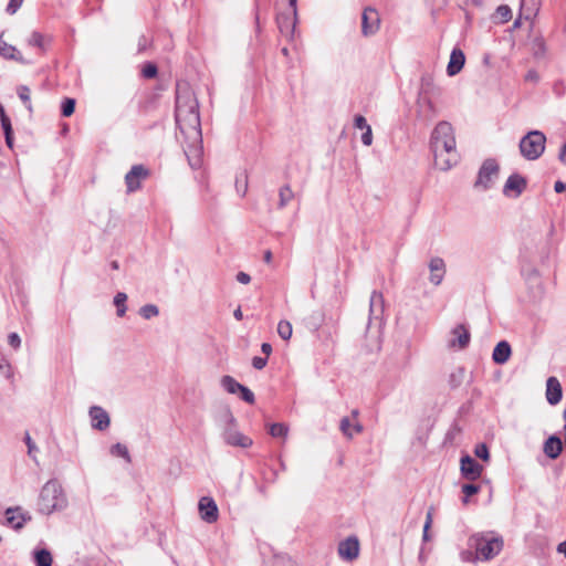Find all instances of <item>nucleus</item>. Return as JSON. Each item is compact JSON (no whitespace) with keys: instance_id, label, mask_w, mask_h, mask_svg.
Returning <instances> with one entry per match:
<instances>
[{"instance_id":"f257e3e1","label":"nucleus","mask_w":566,"mask_h":566,"mask_svg":"<svg viewBox=\"0 0 566 566\" xmlns=\"http://www.w3.org/2000/svg\"><path fill=\"white\" fill-rule=\"evenodd\" d=\"M175 118L185 139V154L189 165L192 168H199L202 161L199 105L193 93L188 87L177 86Z\"/></svg>"},{"instance_id":"f03ea898","label":"nucleus","mask_w":566,"mask_h":566,"mask_svg":"<svg viewBox=\"0 0 566 566\" xmlns=\"http://www.w3.org/2000/svg\"><path fill=\"white\" fill-rule=\"evenodd\" d=\"M469 546L474 548L481 562L495 558L504 547L503 537L494 532H479L469 537Z\"/></svg>"},{"instance_id":"7ed1b4c3","label":"nucleus","mask_w":566,"mask_h":566,"mask_svg":"<svg viewBox=\"0 0 566 566\" xmlns=\"http://www.w3.org/2000/svg\"><path fill=\"white\" fill-rule=\"evenodd\" d=\"M433 155L442 156V153H450L452 160L455 157L457 143L453 127L448 122H440L433 129L430 139Z\"/></svg>"},{"instance_id":"20e7f679","label":"nucleus","mask_w":566,"mask_h":566,"mask_svg":"<svg viewBox=\"0 0 566 566\" xmlns=\"http://www.w3.org/2000/svg\"><path fill=\"white\" fill-rule=\"evenodd\" d=\"M66 505V499L63 494V490L57 481H48L39 497V511L43 514H51L56 510H62Z\"/></svg>"},{"instance_id":"39448f33","label":"nucleus","mask_w":566,"mask_h":566,"mask_svg":"<svg viewBox=\"0 0 566 566\" xmlns=\"http://www.w3.org/2000/svg\"><path fill=\"white\" fill-rule=\"evenodd\" d=\"M546 145V136L541 130H531L520 140L521 155L527 160L538 159Z\"/></svg>"},{"instance_id":"423d86ee","label":"nucleus","mask_w":566,"mask_h":566,"mask_svg":"<svg viewBox=\"0 0 566 566\" xmlns=\"http://www.w3.org/2000/svg\"><path fill=\"white\" fill-rule=\"evenodd\" d=\"M222 438L228 446L243 449L251 447L253 443L251 438L239 431L237 421L231 413L227 415V423L222 431Z\"/></svg>"},{"instance_id":"0eeeda50","label":"nucleus","mask_w":566,"mask_h":566,"mask_svg":"<svg viewBox=\"0 0 566 566\" xmlns=\"http://www.w3.org/2000/svg\"><path fill=\"white\" fill-rule=\"evenodd\" d=\"M499 171L500 167L495 159L490 158L484 160L479 170L474 187L483 190L491 188L495 179L499 177Z\"/></svg>"},{"instance_id":"6e6552de","label":"nucleus","mask_w":566,"mask_h":566,"mask_svg":"<svg viewBox=\"0 0 566 566\" xmlns=\"http://www.w3.org/2000/svg\"><path fill=\"white\" fill-rule=\"evenodd\" d=\"M526 179L518 175L512 174L505 181L503 187V195L509 198H518L522 192L526 189Z\"/></svg>"},{"instance_id":"1a4fd4ad","label":"nucleus","mask_w":566,"mask_h":566,"mask_svg":"<svg viewBox=\"0 0 566 566\" xmlns=\"http://www.w3.org/2000/svg\"><path fill=\"white\" fill-rule=\"evenodd\" d=\"M199 514L206 523H214L219 517V510L216 501L210 496H202L198 503Z\"/></svg>"},{"instance_id":"9d476101","label":"nucleus","mask_w":566,"mask_h":566,"mask_svg":"<svg viewBox=\"0 0 566 566\" xmlns=\"http://www.w3.org/2000/svg\"><path fill=\"white\" fill-rule=\"evenodd\" d=\"M380 25L378 12L373 8H366L361 15V33L365 36L374 35Z\"/></svg>"},{"instance_id":"9b49d317","label":"nucleus","mask_w":566,"mask_h":566,"mask_svg":"<svg viewBox=\"0 0 566 566\" xmlns=\"http://www.w3.org/2000/svg\"><path fill=\"white\" fill-rule=\"evenodd\" d=\"M359 541L356 536H349L338 544V555L347 562L355 560L359 555Z\"/></svg>"},{"instance_id":"f8f14e48","label":"nucleus","mask_w":566,"mask_h":566,"mask_svg":"<svg viewBox=\"0 0 566 566\" xmlns=\"http://www.w3.org/2000/svg\"><path fill=\"white\" fill-rule=\"evenodd\" d=\"M149 171L143 165H135L125 176V184L128 192H134L140 188L142 180L146 179Z\"/></svg>"},{"instance_id":"ddd939ff","label":"nucleus","mask_w":566,"mask_h":566,"mask_svg":"<svg viewBox=\"0 0 566 566\" xmlns=\"http://www.w3.org/2000/svg\"><path fill=\"white\" fill-rule=\"evenodd\" d=\"M93 429L104 431L109 427L111 419L105 409L99 406H92L88 410Z\"/></svg>"},{"instance_id":"4468645a","label":"nucleus","mask_w":566,"mask_h":566,"mask_svg":"<svg viewBox=\"0 0 566 566\" xmlns=\"http://www.w3.org/2000/svg\"><path fill=\"white\" fill-rule=\"evenodd\" d=\"M460 464L461 473L468 480H476L483 472V467L470 455L462 457Z\"/></svg>"},{"instance_id":"2eb2a0df","label":"nucleus","mask_w":566,"mask_h":566,"mask_svg":"<svg viewBox=\"0 0 566 566\" xmlns=\"http://www.w3.org/2000/svg\"><path fill=\"white\" fill-rule=\"evenodd\" d=\"M276 22L281 34L287 39H293L297 15H293V13H280L276 18Z\"/></svg>"},{"instance_id":"dca6fc26","label":"nucleus","mask_w":566,"mask_h":566,"mask_svg":"<svg viewBox=\"0 0 566 566\" xmlns=\"http://www.w3.org/2000/svg\"><path fill=\"white\" fill-rule=\"evenodd\" d=\"M385 311V300L382 293L373 291L369 300V323L371 321H381Z\"/></svg>"},{"instance_id":"f3484780","label":"nucleus","mask_w":566,"mask_h":566,"mask_svg":"<svg viewBox=\"0 0 566 566\" xmlns=\"http://www.w3.org/2000/svg\"><path fill=\"white\" fill-rule=\"evenodd\" d=\"M6 518L14 530H20L23 525L31 520V515L28 512L22 511L21 507L8 509L6 511Z\"/></svg>"},{"instance_id":"a211bd4d","label":"nucleus","mask_w":566,"mask_h":566,"mask_svg":"<svg viewBox=\"0 0 566 566\" xmlns=\"http://www.w3.org/2000/svg\"><path fill=\"white\" fill-rule=\"evenodd\" d=\"M429 270H430V282L438 286L441 284L444 274H446V263L443 259L439 256H434L429 261Z\"/></svg>"},{"instance_id":"6ab92c4d","label":"nucleus","mask_w":566,"mask_h":566,"mask_svg":"<svg viewBox=\"0 0 566 566\" xmlns=\"http://www.w3.org/2000/svg\"><path fill=\"white\" fill-rule=\"evenodd\" d=\"M452 338L449 342L451 347L465 348L470 343V332L464 325H458L452 329Z\"/></svg>"},{"instance_id":"aec40b11","label":"nucleus","mask_w":566,"mask_h":566,"mask_svg":"<svg viewBox=\"0 0 566 566\" xmlns=\"http://www.w3.org/2000/svg\"><path fill=\"white\" fill-rule=\"evenodd\" d=\"M533 300H541L544 295V283L537 271H532L526 279Z\"/></svg>"},{"instance_id":"412c9836","label":"nucleus","mask_w":566,"mask_h":566,"mask_svg":"<svg viewBox=\"0 0 566 566\" xmlns=\"http://www.w3.org/2000/svg\"><path fill=\"white\" fill-rule=\"evenodd\" d=\"M464 62L465 56L462 50L459 48H454L450 54V61L447 66L448 75L454 76L455 74H458L462 70Z\"/></svg>"},{"instance_id":"4be33fe9","label":"nucleus","mask_w":566,"mask_h":566,"mask_svg":"<svg viewBox=\"0 0 566 566\" xmlns=\"http://www.w3.org/2000/svg\"><path fill=\"white\" fill-rule=\"evenodd\" d=\"M563 396L562 386L557 378L549 377L546 381V398L551 405H556Z\"/></svg>"},{"instance_id":"5701e85b","label":"nucleus","mask_w":566,"mask_h":566,"mask_svg":"<svg viewBox=\"0 0 566 566\" xmlns=\"http://www.w3.org/2000/svg\"><path fill=\"white\" fill-rule=\"evenodd\" d=\"M563 450V442L557 436H551L543 447L545 455L549 459H556L559 457Z\"/></svg>"},{"instance_id":"b1692460","label":"nucleus","mask_w":566,"mask_h":566,"mask_svg":"<svg viewBox=\"0 0 566 566\" xmlns=\"http://www.w3.org/2000/svg\"><path fill=\"white\" fill-rule=\"evenodd\" d=\"M511 346L506 340H501L496 344L492 353V359L496 364H505L511 356Z\"/></svg>"},{"instance_id":"393cba45","label":"nucleus","mask_w":566,"mask_h":566,"mask_svg":"<svg viewBox=\"0 0 566 566\" xmlns=\"http://www.w3.org/2000/svg\"><path fill=\"white\" fill-rule=\"evenodd\" d=\"M433 158H434V165L438 169H440L442 171H448L453 166H455L458 164L460 157H459L458 151H455V157L453 160H452L450 153H442V156H440V157L437 155H433Z\"/></svg>"},{"instance_id":"a878e982","label":"nucleus","mask_w":566,"mask_h":566,"mask_svg":"<svg viewBox=\"0 0 566 566\" xmlns=\"http://www.w3.org/2000/svg\"><path fill=\"white\" fill-rule=\"evenodd\" d=\"M0 55L7 60H14L24 63V60L15 46L7 43L0 36Z\"/></svg>"},{"instance_id":"bb28decb","label":"nucleus","mask_w":566,"mask_h":566,"mask_svg":"<svg viewBox=\"0 0 566 566\" xmlns=\"http://www.w3.org/2000/svg\"><path fill=\"white\" fill-rule=\"evenodd\" d=\"M221 387L229 394H239L242 385L238 382L232 376L226 375L220 380Z\"/></svg>"},{"instance_id":"cd10ccee","label":"nucleus","mask_w":566,"mask_h":566,"mask_svg":"<svg viewBox=\"0 0 566 566\" xmlns=\"http://www.w3.org/2000/svg\"><path fill=\"white\" fill-rule=\"evenodd\" d=\"M294 198V192L290 185H284L279 190V209L285 208Z\"/></svg>"},{"instance_id":"c85d7f7f","label":"nucleus","mask_w":566,"mask_h":566,"mask_svg":"<svg viewBox=\"0 0 566 566\" xmlns=\"http://www.w3.org/2000/svg\"><path fill=\"white\" fill-rule=\"evenodd\" d=\"M538 0H522L521 11L525 14L526 19H531L538 10Z\"/></svg>"},{"instance_id":"c756f323","label":"nucleus","mask_w":566,"mask_h":566,"mask_svg":"<svg viewBox=\"0 0 566 566\" xmlns=\"http://www.w3.org/2000/svg\"><path fill=\"white\" fill-rule=\"evenodd\" d=\"M36 566H52L53 558L48 549L36 551L34 554Z\"/></svg>"},{"instance_id":"7c9ffc66","label":"nucleus","mask_w":566,"mask_h":566,"mask_svg":"<svg viewBox=\"0 0 566 566\" xmlns=\"http://www.w3.org/2000/svg\"><path fill=\"white\" fill-rule=\"evenodd\" d=\"M127 295L124 292H118L114 297V305L116 306V314L119 317H123L126 314Z\"/></svg>"},{"instance_id":"2f4dec72","label":"nucleus","mask_w":566,"mask_h":566,"mask_svg":"<svg viewBox=\"0 0 566 566\" xmlns=\"http://www.w3.org/2000/svg\"><path fill=\"white\" fill-rule=\"evenodd\" d=\"M17 93H18L19 98L22 101V103L28 108V111L32 112L30 88L27 85H20L17 87Z\"/></svg>"},{"instance_id":"473e14b6","label":"nucleus","mask_w":566,"mask_h":566,"mask_svg":"<svg viewBox=\"0 0 566 566\" xmlns=\"http://www.w3.org/2000/svg\"><path fill=\"white\" fill-rule=\"evenodd\" d=\"M109 451L112 455L120 457L125 459L128 463L132 461L127 447L119 442L113 444Z\"/></svg>"},{"instance_id":"72a5a7b5","label":"nucleus","mask_w":566,"mask_h":566,"mask_svg":"<svg viewBox=\"0 0 566 566\" xmlns=\"http://www.w3.org/2000/svg\"><path fill=\"white\" fill-rule=\"evenodd\" d=\"M277 334L284 340H289L292 336V324L289 321H280L277 324Z\"/></svg>"},{"instance_id":"f704fd0d","label":"nucleus","mask_w":566,"mask_h":566,"mask_svg":"<svg viewBox=\"0 0 566 566\" xmlns=\"http://www.w3.org/2000/svg\"><path fill=\"white\" fill-rule=\"evenodd\" d=\"M289 428L284 423H273L270 426V434L273 438H285L287 436Z\"/></svg>"},{"instance_id":"c9c22d12","label":"nucleus","mask_w":566,"mask_h":566,"mask_svg":"<svg viewBox=\"0 0 566 566\" xmlns=\"http://www.w3.org/2000/svg\"><path fill=\"white\" fill-rule=\"evenodd\" d=\"M139 314L145 318V319H150L151 317H155L159 314V310L156 305L154 304H146L144 306L140 307L139 310Z\"/></svg>"},{"instance_id":"e433bc0d","label":"nucleus","mask_w":566,"mask_h":566,"mask_svg":"<svg viewBox=\"0 0 566 566\" xmlns=\"http://www.w3.org/2000/svg\"><path fill=\"white\" fill-rule=\"evenodd\" d=\"M74 109H75V99L74 98L66 97L62 101L61 112H62L63 116H65V117L71 116L74 113Z\"/></svg>"},{"instance_id":"4c0bfd02","label":"nucleus","mask_w":566,"mask_h":566,"mask_svg":"<svg viewBox=\"0 0 566 566\" xmlns=\"http://www.w3.org/2000/svg\"><path fill=\"white\" fill-rule=\"evenodd\" d=\"M480 491V486L476 484H463L462 485V493L464 494V497L462 499L463 504L469 503V497L476 494Z\"/></svg>"},{"instance_id":"58836bf2","label":"nucleus","mask_w":566,"mask_h":566,"mask_svg":"<svg viewBox=\"0 0 566 566\" xmlns=\"http://www.w3.org/2000/svg\"><path fill=\"white\" fill-rule=\"evenodd\" d=\"M44 42H45L44 35L38 31L32 32V34L30 35V38L28 40L29 45L36 46L40 49H44Z\"/></svg>"},{"instance_id":"ea45409f","label":"nucleus","mask_w":566,"mask_h":566,"mask_svg":"<svg viewBox=\"0 0 566 566\" xmlns=\"http://www.w3.org/2000/svg\"><path fill=\"white\" fill-rule=\"evenodd\" d=\"M496 17L501 23L507 22L512 18V11L507 6H500L496 9Z\"/></svg>"},{"instance_id":"a19ab883","label":"nucleus","mask_w":566,"mask_h":566,"mask_svg":"<svg viewBox=\"0 0 566 566\" xmlns=\"http://www.w3.org/2000/svg\"><path fill=\"white\" fill-rule=\"evenodd\" d=\"M474 454L475 457L482 459L483 461H489L490 459L489 448L485 443L476 444L474 448Z\"/></svg>"},{"instance_id":"79ce46f5","label":"nucleus","mask_w":566,"mask_h":566,"mask_svg":"<svg viewBox=\"0 0 566 566\" xmlns=\"http://www.w3.org/2000/svg\"><path fill=\"white\" fill-rule=\"evenodd\" d=\"M353 423L350 422V419L348 417H344L340 420L339 429L343 432L344 436L347 438H353L354 432L352 431Z\"/></svg>"},{"instance_id":"37998d69","label":"nucleus","mask_w":566,"mask_h":566,"mask_svg":"<svg viewBox=\"0 0 566 566\" xmlns=\"http://www.w3.org/2000/svg\"><path fill=\"white\" fill-rule=\"evenodd\" d=\"M0 371L8 379L12 377L11 365L4 357H0Z\"/></svg>"},{"instance_id":"c03bdc74","label":"nucleus","mask_w":566,"mask_h":566,"mask_svg":"<svg viewBox=\"0 0 566 566\" xmlns=\"http://www.w3.org/2000/svg\"><path fill=\"white\" fill-rule=\"evenodd\" d=\"M239 395H240L241 399L248 403H253L255 400L254 394L248 387H245L243 385L239 391Z\"/></svg>"},{"instance_id":"a18cd8bd","label":"nucleus","mask_w":566,"mask_h":566,"mask_svg":"<svg viewBox=\"0 0 566 566\" xmlns=\"http://www.w3.org/2000/svg\"><path fill=\"white\" fill-rule=\"evenodd\" d=\"M460 557H461V560L465 562V563H475V562L480 560L475 551L474 552L463 551V552H461Z\"/></svg>"},{"instance_id":"49530a36","label":"nucleus","mask_w":566,"mask_h":566,"mask_svg":"<svg viewBox=\"0 0 566 566\" xmlns=\"http://www.w3.org/2000/svg\"><path fill=\"white\" fill-rule=\"evenodd\" d=\"M157 66L153 63H147L144 67H143V75L144 77L146 78H153L157 75Z\"/></svg>"},{"instance_id":"de8ad7c7","label":"nucleus","mask_w":566,"mask_h":566,"mask_svg":"<svg viewBox=\"0 0 566 566\" xmlns=\"http://www.w3.org/2000/svg\"><path fill=\"white\" fill-rule=\"evenodd\" d=\"M354 125H355L356 128L361 129V130H366L368 127H370L367 124V120H366V118L363 115H356L355 116Z\"/></svg>"},{"instance_id":"09e8293b","label":"nucleus","mask_w":566,"mask_h":566,"mask_svg":"<svg viewBox=\"0 0 566 566\" xmlns=\"http://www.w3.org/2000/svg\"><path fill=\"white\" fill-rule=\"evenodd\" d=\"M23 0H10L7 6V12L9 14H14L19 8L22 6Z\"/></svg>"},{"instance_id":"8fccbe9b","label":"nucleus","mask_w":566,"mask_h":566,"mask_svg":"<svg viewBox=\"0 0 566 566\" xmlns=\"http://www.w3.org/2000/svg\"><path fill=\"white\" fill-rule=\"evenodd\" d=\"M266 363H268V358L266 357H259V356H255L253 357L252 359V366L258 369V370H261L263 369L265 366H266Z\"/></svg>"},{"instance_id":"3c124183","label":"nucleus","mask_w":566,"mask_h":566,"mask_svg":"<svg viewBox=\"0 0 566 566\" xmlns=\"http://www.w3.org/2000/svg\"><path fill=\"white\" fill-rule=\"evenodd\" d=\"M361 143L365 146H370L373 143V132L371 127H368L361 135Z\"/></svg>"},{"instance_id":"603ef678","label":"nucleus","mask_w":566,"mask_h":566,"mask_svg":"<svg viewBox=\"0 0 566 566\" xmlns=\"http://www.w3.org/2000/svg\"><path fill=\"white\" fill-rule=\"evenodd\" d=\"M8 342L13 348H19L21 345V338L17 333L9 334Z\"/></svg>"},{"instance_id":"864d4df0","label":"nucleus","mask_w":566,"mask_h":566,"mask_svg":"<svg viewBox=\"0 0 566 566\" xmlns=\"http://www.w3.org/2000/svg\"><path fill=\"white\" fill-rule=\"evenodd\" d=\"M273 566H295L290 558L275 557Z\"/></svg>"},{"instance_id":"5fc2aeb1","label":"nucleus","mask_w":566,"mask_h":566,"mask_svg":"<svg viewBox=\"0 0 566 566\" xmlns=\"http://www.w3.org/2000/svg\"><path fill=\"white\" fill-rule=\"evenodd\" d=\"M534 53L536 56H539L544 53V42L542 40L534 41Z\"/></svg>"},{"instance_id":"6e6d98bb","label":"nucleus","mask_w":566,"mask_h":566,"mask_svg":"<svg viewBox=\"0 0 566 566\" xmlns=\"http://www.w3.org/2000/svg\"><path fill=\"white\" fill-rule=\"evenodd\" d=\"M237 281L241 284H248L251 281V276L245 272H239L237 274Z\"/></svg>"},{"instance_id":"4d7b16f0","label":"nucleus","mask_w":566,"mask_h":566,"mask_svg":"<svg viewBox=\"0 0 566 566\" xmlns=\"http://www.w3.org/2000/svg\"><path fill=\"white\" fill-rule=\"evenodd\" d=\"M1 126L3 128L4 135L12 134V127L9 118H4L3 122H1Z\"/></svg>"},{"instance_id":"13d9d810","label":"nucleus","mask_w":566,"mask_h":566,"mask_svg":"<svg viewBox=\"0 0 566 566\" xmlns=\"http://www.w3.org/2000/svg\"><path fill=\"white\" fill-rule=\"evenodd\" d=\"M419 103H420V105L422 103L426 104L428 106V108L430 109L431 114L427 116L429 119L434 117L436 113H434L433 105H432L431 101L423 98V99H420Z\"/></svg>"},{"instance_id":"bf43d9fd","label":"nucleus","mask_w":566,"mask_h":566,"mask_svg":"<svg viewBox=\"0 0 566 566\" xmlns=\"http://www.w3.org/2000/svg\"><path fill=\"white\" fill-rule=\"evenodd\" d=\"M554 190L555 192L557 193H560L563 191H566V184H564L563 181L558 180L554 184Z\"/></svg>"},{"instance_id":"052dcab7","label":"nucleus","mask_w":566,"mask_h":566,"mask_svg":"<svg viewBox=\"0 0 566 566\" xmlns=\"http://www.w3.org/2000/svg\"><path fill=\"white\" fill-rule=\"evenodd\" d=\"M25 443L28 446V452L29 454H31L33 452V450H35V444L33 443L31 437L27 433L25 436Z\"/></svg>"},{"instance_id":"680f3d73","label":"nucleus","mask_w":566,"mask_h":566,"mask_svg":"<svg viewBox=\"0 0 566 566\" xmlns=\"http://www.w3.org/2000/svg\"><path fill=\"white\" fill-rule=\"evenodd\" d=\"M261 350H262V353H263L266 357H268V356H270V355H271V353H272V346H271V344H269V343H263V344L261 345Z\"/></svg>"},{"instance_id":"e2e57ef3","label":"nucleus","mask_w":566,"mask_h":566,"mask_svg":"<svg viewBox=\"0 0 566 566\" xmlns=\"http://www.w3.org/2000/svg\"><path fill=\"white\" fill-rule=\"evenodd\" d=\"M525 78H526V81H534V82H536L538 80V74L535 71L531 70V71L527 72Z\"/></svg>"},{"instance_id":"0e129e2a","label":"nucleus","mask_w":566,"mask_h":566,"mask_svg":"<svg viewBox=\"0 0 566 566\" xmlns=\"http://www.w3.org/2000/svg\"><path fill=\"white\" fill-rule=\"evenodd\" d=\"M558 159L564 164L566 165V143L563 145L560 151H559V155H558Z\"/></svg>"},{"instance_id":"69168bd1","label":"nucleus","mask_w":566,"mask_h":566,"mask_svg":"<svg viewBox=\"0 0 566 566\" xmlns=\"http://www.w3.org/2000/svg\"><path fill=\"white\" fill-rule=\"evenodd\" d=\"M432 525V511H428L427 515H426V522H424V527L426 528H430Z\"/></svg>"},{"instance_id":"338daca9","label":"nucleus","mask_w":566,"mask_h":566,"mask_svg":"<svg viewBox=\"0 0 566 566\" xmlns=\"http://www.w3.org/2000/svg\"><path fill=\"white\" fill-rule=\"evenodd\" d=\"M352 431L354 433H360L363 431V426L359 422H355L352 426Z\"/></svg>"},{"instance_id":"774afa93","label":"nucleus","mask_w":566,"mask_h":566,"mask_svg":"<svg viewBox=\"0 0 566 566\" xmlns=\"http://www.w3.org/2000/svg\"><path fill=\"white\" fill-rule=\"evenodd\" d=\"M557 552L566 557V541L558 544Z\"/></svg>"}]
</instances>
